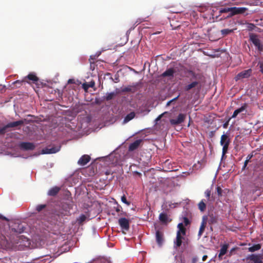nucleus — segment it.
I'll return each mask as SVG.
<instances>
[{
	"label": "nucleus",
	"instance_id": "obj_1",
	"mask_svg": "<svg viewBox=\"0 0 263 263\" xmlns=\"http://www.w3.org/2000/svg\"><path fill=\"white\" fill-rule=\"evenodd\" d=\"M247 9L243 7H224L219 9V15L222 13H226L227 15L224 18H229L235 15L242 14L246 12Z\"/></svg>",
	"mask_w": 263,
	"mask_h": 263
},
{
	"label": "nucleus",
	"instance_id": "obj_2",
	"mask_svg": "<svg viewBox=\"0 0 263 263\" xmlns=\"http://www.w3.org/2000/svg\"><path fill=\"white\" fill-rule=\"evenodd\" d=\"M187 73L192 77L191 80H192L193 79H195V81H192L190 84L185 86V87H184V90L185 91H189L193 88L196 87L200 83L199 80L201 78V74H200L199 73H196L193 70H189L187 71Z\"/></svg>",
	"mask_w": 263,
	"mask_h": 263
},
{
	"label": "nucleus",
	"instance_id": "obj_3",
	"mask_svg": "<svg viewBox=\"0 0 263 263\" xmlns=\"http://www.w3.org/2000/svg\"><path fill=\"white\" fill-rule=\"evenodd\" d=\"M249 40L256 47L258 51L261 52L263 50V45L261 44L258 35L251 33L249 35Z\"/></svg>",
	"mask_w": 263,
	"mask_h": 263
},
{
	"label": "nucleus",
	"instance_id": "obj_4",
	"mask_svg": "<svg viewBox=\"0 0 263 263\" xmlns=\"http://www.w3.org/2000/svg\"><path fill=\"white\" fill-rule=\"evenodd\" d=\"M231 140L229 136L226 134H223L221 136L220 143L222 147V155L224 156L228 152V147L230 144Z\"/></svg>",
	"mask_w": 263,
	"mask_h": 263
},
{
	"label": "nucleus",
	"instance_id": "obj_5",
	"mask_svg": "<svg viewBox=\"0 0 263 263\" xmlns=\"http://www.w3.org/2000/svg\"><path fill=\"white\" fill-rule=\"evenodd\" d=\"M186 118V115L179 114L176 119H172L170 120V123L173 125H179L183 123Z\"/></svg>",
	"mask_w": 263,
	"mask_h": 263
},
{
	"label": "nucleus",
	"instance_id": "obj_6",
	"mask_svg": "<svg viewBox=\"0 0 263 263\" xmlns=\"http://www.w3.org/2000/svg\"><path fill=\"white\" fill-rule=\"evenodd\" d=\"M247 259L252 261L253 263H263L262 254H251L248 256Z\"/></svg>",
	"mask_w": 263,
	"mask_h": 263
},
{
	"label": "nucleus",
	"instance_id": "obj_7",
	"mask_svg": "<svg viewBox=\"0 0 263 263\" xmlns=\"http://www.w3.org/2000/svg\"><path fill=\"white\" fill-rule=\"evenodd\" d=\"M252 73V69H249L248 70H243L239 73H238L236 76L235 77L236 81H238L239 80L248 78H249Z\"/></svg>",
	"mask_w": 263,
	"mask_h": 263
},
{
	"label": "nucleus",
	"instance_id": "obj_8",
	"mask_svg": "<svg viewBox=\"0 0 263 263\" xmlns=\"http://www.w3.org/2000/svg\"><path fill=\"white\" fill-rule=\"evenodd\" d=\"M20 147L25 151L33 150L35 148V145L31 142H22L20 144Z\"/></svg>",
	"mask_w": 263,
	"mask_h": 263
},
{
	"label": "nucleus",
	"instance_id": "obj_9",
	"mask_svg": "<svg viewBox=\"0 0 263 263\" xmlns=\"http://www.w3.org/2000/svg\"><path fill=\"white\" fill-rule=\"evenodd\" d=\"M119 224L122 229L128 231L129 229V220L125 218H121L119 219Z\"/></svg>",
	"mask_w": 263,
	"mask_h": 263
},
{
	"label": "nucleus",
	"instance_id": "obj_10",
	"mask_svg": "<svg viewBox=\"0 0 263 263\" xmlns=\"http://www.w3.org/2000/svg\"><path fill=\"white\" fill-rule=\"evenodd\" d=\"M26 121V119L21 120L14 122H12L6 124V127L9 128H14L17 127L18 126L22 125L24 124V123Z\"/></svg>",
	"mask_w": 263,
	"mask_h": 263
},
{
	"label": "nucleus",
	"instance_id": "obj_11",
	"mask_svg": "<svg viewBox=\"0 0 263 263\" xmlns=\"http://www.w3.org/2000/svg\"><path fill=\"white\" fill-rule=\"evenodd\" d=\"M138 83H136V84L133 85H129L127 87L123 88L121 91L122 92H130L132 93H135L138 90Z\"/></svg>",
	"mask_w": 263,
	"mask_h": 263
},
{
	"label": "nucleus",
	"instance_id": "obj_12",
	"mask_svg": "<svg viewBox=\"0 0 263 263\" xmlns=\"http://www.w3.org/2000/svg\"><path fill=\"white\" fill-rule=\"evenodd\" d=\"M156 239L157 244L161 246L164 241L163 233L159 230H157L156 233Z\"/></svg>",
	"mask_w": 263,
	"mask_h": 263
},
{
	"label": "nucleus",
	"instance_id": "obj_13",
	"mask_svg": "<svg viewBox=\"0 0 263 263\" xmlns=\"http://www.w3.org/2000/svg\"><path fill=\"white\" fill-rule=\"evenodd\" d=\"M207 220H208L207 216H203L202 222H201V225L200 227V229H199V230L198 232V236H199V237H200L202 235V234L205 230L206 224L207 223Z\"/></svg>",
	"mask_w": 263,
	"mask_h": 263
},
{
	"label": "nucleus",
	"instance_id": "obj_14",
	"mask_svg": "<svg viewBox=\"0 0 263 263\" xmlns=\"http://www.w3.org/2000/svg\"><path fill=\"white\" fill-rule=\"evenodd\" d=\"M90 160V157L87 155H83L78 160V163L81 166L85 165Z\"/></svg>",
	"mask_w": 263,
	"mask_h": 263
},
{
	"label": "nucleus",
	"instance_id": "obj_15",
	"mask_svg": "<svg viewBox=\"0 0 263 263\" xmlns=\"http://www.w3.org/2000/svg\"><path fill=\"white\" fill-rule=\"evenodd\" d=\"M183 239V236L180 235L179 232L177 233L176 239L174 241V247L175 248L177 249L181 246Z\"/></svg>",
	"mask_w": 263,
	"mask_h": 263
},
{
	"label": "nucleus",
	"instance_id": "obj_16",
	"mask_svg": "<svg viewBox=\"0 0 263 263\" xmlns=\"http://www.w3.org/2000/svg\"><path fill=\"white\" fill-rule=\"evenodd\" d=\"M229 246L228 243H225L221 246L218 256L219 260H221L222 259V256L227 253Z\"/></svg>",
	"mask_w": 263,
	"mask_h": 263
},
{
	"label": "nucleus",
	"instance_id": "obj_17",
	"mask_svg": "<svg viewBox=\"0 0 263 263\" xmlns=\"http://www.w3.org/2000/svg\"><path fill=\"white\" fill-rule=\"evenodd\" d=\"M142 141V140L141 139H138L135 141L134 142L130 143L128 147L129 151L132 152L137 149L139 147Z\"/></svg>",
	"mask_w": 263,
	"mask_h": 263
},
{
	"label": "nucleus",
	"instance_id": "obj_18",
	"mask_svg": "<svg viewBox=\"0 0 263 263\" xmlns=\"http://www.w3.org/2000/svg\"><path fill=\"white\" fill-rule=\"evenodd\" d=\"M247 107V104L246 103H244L243 105L241 107H240L238 109H236L232 116V118H235L237 117V116L240 112L243 111L244 110H245L246 109Z\"/></svg>",
	"mask_w": 263,
	"mask_h": 263
},
{
	"label": "nucleus",
	"instance_id": "obj_19",
	"mask_svg": "<svg viewBox=\"0 0 263 263\" xmlns=\"http://www.w3.org/2000/svg\"><path fill=\"white\" fill-rule=\"evenodd\" d=\"M60 150V147H53L52 148H47L43 150V153L44 154H54L58 152H59Z\"/></svg>",
	"mask_w": 263,
	"mask_h": 263
},
{
	"label": "nucleus",
	"instance_id": "obj_20",
	"mask_svg": "<svg viewBox=\"0 0 263 263\" xmlns=\"http://www.w3.org/2000/svg\"><path fill=\"white\" fill-rule=\"evenodd\" d=\"M60 190V187L58 186H54L49 190L48 195L51 196H54L59 193Z\"/></svg>",
	"mask_w": 263,
	"mask_h": 263
},
{
	"label": "nucleus",
	"instance_id": "obj_21",
	"mask_svg": "<svg viewBox=\"0 0 263 263\" xmlns=\"http://www.w3.org/2000/svg\"><path fill=\"white\" fill-rule=\"evenodd\" d=\"M117 94L118 93L115 92L107 93L106 96L103 97V100L107 101H110L115 98Z\"/></svg>",
	"mask_w": 263,
	"mask_h": 263
},
{
	"label": "nucleus",
	"instance_id": "obj_22",
	"mask_svg": "<svg viewBox=\"0 0 263 263\" xmlns=\"http://www.w3.org/2000/svg\"><path fill=\"white\" fill-rule=\"evenodd\" d=\"M175 72L173 68H169L162 74V76L163 77L173 76Z\"/></svg>",
	"mask_w": 263,
	"mask_h": 263
},
{
	"label": "nucleus",
	"instance_id": "obj_23",
	"mask_svg": "<svg viewBox=\"0 0 263 263\" xmlns=\"http://www.w3.org/2000/svg\"><path fill=\"white\" fill-rule=\"evenodd\" d=\"M178 228L179 229L177 233H179L180 235H185L186 234V229L184 228L182 223H179L178 224Z\"/></svg>",
	"mask_w": 263,
	"mask_h": 263
},
{
	"label": "nucleus",
	"instance_id": "obj_24",
	"mask_svg": "<svg viewBox=\"0 0 263 263\" xmlns=\"http://www.w3.org/2000/svg\"><path fill=\"white\" fill-rule=\"evenodd\" d=\"M159 219L163 223H167L168 221V216L165 213H161L159 214Z\"/></svg>",
	"mask_w": 263,
	"mask_h": 263
},
{
	"label": "nucleus",
	"instance_id": "obj_25",
	"mask_svg": "<svg viewBox=\"0 0 263 263\" xmlns=\"http://www.w3.org/2000/svg\"><path fill=\"white\" fill-rule=\"evenodd\" d=\"M261 248V245L260 243L256 244L248 248V251L250 252H254L255 251L260 250Z\"/></svg>",
	"mask_w": 263,
	"mask_h": 263
},
{
	"label": "nucleus",
	"instance_id": "obj_26",
	"mask_svg": "<svg viewBox=\"0 0 263 263\" xmlns=\"http://www.w3.org/2000/svg\"><path fill=\"white\" fill-rule=\"evenodd\" d=\"M198 209L201 212H204L206 209L205 200L202 199L198 204Z\"/></svg>",
	"mask_w": 263,
	"mask_h": 263
},
{
	"label": "nucleus",
	"instance_id": "obj_27",
	"mask_svg": "<svg viewBox=\"0 0 263 263\" xmlns=\"http://www.w3.org/2000/svg\"><path fill=\"white\" fill-rule=\"evenodd\" d=\"M135 117V113L134 112H131L127 114L124 119V122L126 123L132 120Z\"/></svg>",
	"mask_w": 263,
	"mask_h": 263
},
{
	"label": "nucleus",
	"instance_id": "obj_28",
	"mask_svg": "<svg viewBox=\"0 0 263 263\" xmlns=\"http://www.w3.org/2000/svg\"><path fill=\"white\" fill-rule=\"evenodd\" d=\"M27 78L29 80L32 81L33 82H37L39 81V78L35 76V74L33 73L29 74L25 79Z\"/></svg>",
	"mask_w": 263,
	"mask_h": 263
},
{
	"label": "nucleus",
	"instance_id": "obj_29",
	"mask_svg": "<svg viewBox=\"0 0 263 263\" xmlns=\"http://www.w3.org/2000/svg\"><path fill=\"white\" fill-rule=\"evenodd\" d=\"M217 218L216 216H214L213 214L209 215V219L208 222L209 224H213L217 222Z\"/></svg>",
	"mask_w": 263,
	"mask_h": 263
},
{
	"label": "nucleus",
	"instance_id": "obj_30",
	"mask_svg": "<svg viewBox=\"0 0 263 263\" xmlns=\"http://www.w3.org/2000/svg\"><path fill=\"white\" fill-rule=\"evenodd\" d=\"M233 29H224L221 30V33L222 36H224L233 32Z\"/></svg>",
	"mask_w": 263,
	"mask_h": 263
},
{
	"label": "nucleus",
	"instance_id": "obj_31",
	"mask_svg": "<svg viewBox=\"0 0 263 263\" xmlns=\"http://www.w3.org/2000/svg\"><path fill=\"white\" fill-rule=\"evenodd\" d=\"M25 82V80H16L14 81L13 84L15 85L16 87H20L23 84L24 82Z\"/></svg>",
	"mask_w": 263,
	"mask_h": 263
},
{
	"label": "nucleus",
	"instance_id": "obj_32",
	"mask_svg": "<svg viewBox=\"0 0 263 263\" xmlns=\"http://www.w3.org/2000/svg\"><path fill=\"white\" fill-rule=\"evenodd\" d=\"M46 208V204H39L36 207V210L37 212H41Z\"/></svg>",
	"mask_w": 263,
	"mask_h": 263
},
{
	"label": "nucleus",
	"instance_id": "obj_33",
	"mask_svg": "<svg viewBox=\"0 0 263 263\" xmlns=\"http://www.w3.org/2000/svg\"><path fill=\"white\" fill-rule=\"evenodd\" d=\"M121 201L122 202H123V203H124L125 204H127V205H129L130 204V202L128 201L127 200H126V197L125 196V195H123L122 197H121Z\"/></svg>",
	"mask_w": 263,
	"mask_h": 263
},
{
	"label": "nucleus",
	"instance_id": "obj_34",
	"mask_svg": "<svg viewBox=\"0 0 263 263\" xmlns=\"http://www.w3.org/2000/svg\"><path fill=\"white\" fill-rule=\"evenodd\" d=\"M7 129L8 127H6V125L0 128V135L4 134L7 131Z\"/></svg>",
	"mask_w": 263,
	"mask_h": 263
},
{
	"label": "nucleus",
	"instance_id": "obj_35",
	"mask_svg": "<svg viewBox=\"0 0 263 263\" xmlns=\"http://www.w3.org/2000/svg\"><path fill=\"white\" fill-rule=\"evenodd\" d=\"M86 216L84 214H82L80 216L78 220L80 223H82L86 220Z\"/></svg>",
	"mask_w": 263,
	"mask_h": 263
},
{
	"label": "nucleus",
	"instance_id": "obj_36",
	"mask_svg": "<svg viewBox=\"0 0 263 263\" xmlns=\"http://www.w3.org/2000/svg\"><path fill=\"white\" fill-rule=\"evenodd\" d=\"M82 88L85 92L88 91V89L89 88L88 83H84L82 84Z\"/></svg>",
	"mask_w": 263,
	"mask_h": 263
},
{
	"label": "nucleus",
	"instance_id": "obj_37",
	"mask_svg": "<svg viewBox=\"0 0 263 263\" xmlns=\"http://www.w3.org/2000/svg\"><path fill=\"white\" fill-rule=\"evenodd\" d=\"M216 190H217V194L218 195V196H221L222 190L221 189V187L220 186H217L216 188Z\"/></svg>",
	"mask_w": 263,
	"mask_h": 263
},
{
	"label": "nucleus",
	"instance_id": "obj_38",
	"mask_svg": "<svg viewBox=\"0 0 263 263\" xmlns=\"http://www.w3.org/2000/svg\"><path fill=\"white\" fill-rule=\"evenodd\" d=\"M183 222H184L185 226H186L189 225L190 223V220L186 217H183Z\"/></svg>",
	"mask_w": 263,
	"mask_h": 263
},
{
	"label": "nucleus",
	"instance_id": "obj_39",
	"mask_svg": "<svg viewBox=\"0 0 263 263\" xmlns=\"http://www.w3.org/2000/svg\"><path fill=\"white\" fill-rule=\"evenodd\" d=\"M258 65L259 66L260 71L263 74V61L259 62Z\"/></svg>",
	"mask_w": 263,
	"mask_h": 263
},
{
	"label": "nucleus",
	"instance_id": "obj_40",
	"mask_svg": "<svg viewBox=\"0 0 263 263\" xmlns=\"http://www.w3.org/2000/svg\"><path fill=\"white\" fill-rule=\"evenodd\" d=\"M231 118L229 119L223 124V127L224 128H227L229 125V121L230 120Z\"/></svg>",
	"mask_w": 263,
	"mask_h": 263
},
{
	"label": "nucleus",
	"instance_id": "obj_41",
	"mask_svg": "<svg viewBox=\"0 0 263 263\" xmlns=\"http://www.w3.org/2000/svg\"><path fill=\"white\" fill-rule=\"evenodd\" d=\"M205 196L209 199L211 196V191L207 190L205 192Z\"/></svg>",
	"mask_w": 263,
	"mask_h": 263
},
{
	"label": "nucleus",
	"instance_id": "obj_42",
	"mask_svg": "<svg viewBox=\"0 0 263 263\" xmlns=\"http://www.w3.org/2000/svg\"><path fill=\"white\" fill-rule=\"evenodd\" d=\"M89 87L93 88L95 85V82L94 81H91L89 83H88Z\"/></svg>",
	"mask_w": 263,
	"mask_h": 263
},
{
	"label": "nucleus",
	"instance_id": "obj_43",
	"mask_svg": "<svg viewBox=\"0 0 263 263\" xmlns=\"http://www.w3.org/2000/svg\"><path fill=\"white\" fill-rule=\"evenodd\" d=\"M62 215L65 216V215H70V212L69 211H65V213H61Z\"/></svg>",
	"mask_w": 263,
	"mask_h": 263
},
{
	"label": "nucleus",
	"instance_id": "obj_44",
	"mask_svg": "<svg viewBox=\"0 0 263 263\" xmlns=\"http://www.w3.org/2000/svg\"><path fill=\"white\" fill-rule=\"evenodd\" d=\"M0 219H2L3 220H6V221H9V219L7 218H6V217H5L1 214H0Z\"/></svg>",
	"mask_w": 263,
	"mask_h": 263
},
{
	"label": "nucleus",
	"instance_id": "obj_45",
	"mask_svg": "<svg viewBox=\"0 0 263 263\" xmlns=\"http://www.w3.org/2000/svg\"><path fill=\"white\" fill-rule=\"evenodd\" d=\"M75 83L74 79H69L68 81V84H73Z\"/></svg>",
	"mask_w": 263,
	"mask_h": 263
},
{
	"label": "nucleus",
	"instance_id": "obj_46",
	"mask_svg": "<svg viewBox=\"0 0 263 263\" xmlns=\"http://www.w3.org/2000/svg\"><path fill=\"white\" fill-rule=\"evenodd\" d=\"M249 162V160H246L245 161V163H244V165L243 166V169H245V168L247 166L248 163Z\"/></svg>",
	"mask_w": 263,
	"mask_h": 263
},
{
	"label": "nucleus",
	"instance_id": "obj_47",
	"mask_svg": "<svg viewBox=\"0 0 263 263\" xmlns=\"http://www.w3.org/2000/svg\"><path fill=\"white\" fill-rule=\"evenodd\" d=\"M121 209H122V207L120 205H118L116 209V211L117 212H119V211H120Z\"/></svg>",
	"mask_w": 263,
	"mask_h": 263
},
{
	"label": "nucleus",
	"instance_id": "obj_48",
	"mask_svg": "<svg viewBox=\"0 0 263 263\" xmlns=\"http://www.w3.org/2000/svg\"><path fill=\"white\" fill-rule=\"evenodd\" d=\"M253 157V155H249L247 158V160H249V161H250V160L252 158V157Z\"/></svg>",
	"mask_w": 263,
	"mask_h": 263
},
{
	"label": "nucleus",
	"instance_id": "obj_49",
	"mask_svg": "<svg viewBox=\"0 0 263 263\" xmlns=\"http://www.w3.org/2000/svg\"><path fill=\"white\" fill-rule=\"evenodd\" d=\"M134 173L135 174H136V175H138L139 176H141V174L140 173H139V172H137V171H135V172H134Z\"/></svg>",
	"mask_w": 263,
	"mask_h": 263
},
{
	"label": "nucleus",
	"instance_id": "obj_50",
	"mask_svg": "<svg viewBox=\"0 0 263 263\" xmlns=\"http://www.w3.org/2000/svg\"><path fill=\"white\" fill-rule=\"evenodd\" d=\"M207 256L206 255H204L203 257H202V260L203 261H205L206 258H207Z\"/></svg>",
	"mask_w": 263,
	"mask_h": 263
},
{
	"label": "nucleus",
	"instance_id": "obj_51",
	"mask_svg": "<svg viewBox=\"0 0 263 263\" xmlns=\"http://www.w3.org/2000/svg\"><path fill=\"white\" fill-rule=\"evenodd\" d=\"M172 102H173V100H171V101H168V102L167 103L166 105H167V106L170 105L171 104V103Z\"/></svg>",
	"mask_w": 263,
	"mask_h": 263
},
{
	"label": "nucleus",
	"instance_id": "obj_52",
	"mask_svg": "<svg viewBox=\"0 0 263 263\" xmlns=\"http://www.w3.org/2000/svg\"><path fill=\"white\" fill-rule=\"evenodd\" d=\"M163 116V114H161V115H160L157 119V120H160L161 119V118L162 117V116Z\"/></svg>",
	"mask_w": 263,
	"mask_h": 263
},
{
	"label": "nucleus",
	"instance_id": "obj_53",
	"mask_svg": "<svg viewBox=\"0 0 263 263\" xmlns=\"http://www.w3.org/2000/svg\"><path fill=\"white\" fill-rule=\"evenodd\" d=\"M178 98H179V96H178L177 97L175 98L174 99H172V100H173V102L174 101L177 100L178 99Z\"/></svg>",
	"mask_w": 263,
	"mask_h": 263
},
{
	"label": "nucleus",
	"instance_id": "obj_54",
	"mask_svg": "<svg viewBox=\"0 0 263 263\" xmlns=\"http://www.w3.org/2000/svg\"><path fill=\"white\" fill-rule=\"evenodd\" d=\"M235 249H236V248H234L232 249L231 250V251H230V253H232L234 251H235Z\"/></svg>",
	"mask_w": 263,
	"mask_h": 263
},
{
	"label": "nucleus",
	"instance_id": "obj_55",
	"mask_svg": "<svg viewBox=\"0 0 263 263\" xmlns=\"http://www.w3.org/2000/svg\"><path fill=\"white\" fill-rule=\"evenodd\" d=\"M23 230H22V231H20V232H19V233H21L22 232H23Z\"/></svg>",
	"mask_w": 263,
	"mask_h": 263
}]
</instances>
